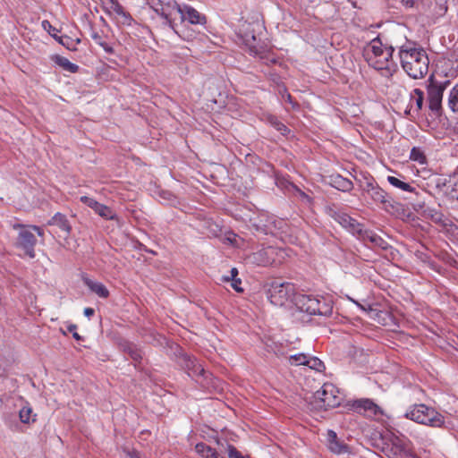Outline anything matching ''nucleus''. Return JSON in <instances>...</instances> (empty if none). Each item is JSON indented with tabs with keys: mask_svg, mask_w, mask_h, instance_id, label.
Listing matches in <instances>:
<instances>
[{
	"mask_svg": "<svg viewBox=\"0 0 458 458\" xmlns=\"http://www.w3.org/2000/svg\"><path fill=\"white\" fill-rule=\"evenodd\" d=\"M428 69L426 52L415 43L403 45V70L412 79L422 78Z\"/></svg>",
	"mask_w": 458,
	"mask_h": 458,
	"instance_id": "f257e3e1",
	"label": "nucleus"
},
{
	"mask_svg": "<svg viewBox=\"0 0 458 458\" xmlns=\"http://www.w3.org/2000/svg\"><path fill=\"white\" fill-rule=\"evenodd\" d=\"M294 305L301 311L310 315L330 317L333 313L332 301L325 298H317L311 295L298 293L294 299Z\"/></svg>",
	"mask_w": 458,
	"mask_h": 458,
	"instance_id": "f03ea898",
	"label": "nucleus"
},
{
	"mask_svg": "<svg viewBox=\"0 0 458 458\" xmlns=\"http://www.w3.org/2000/svg\"><path fill=\"white\" fill-rule=\"evenodd\" d=\"M404 416L417 423L431 427H441L445 422L444 417L440 413L425 404L413 405L407 410Z\"/></svg>",
	"mask_w": 458,
	"mask_h": 458,
	"instance_id": "7ed1b4c3",
	"label": "nucleus"
},
{
	"mask_svg": "<svg viewBox=\"0 0 458 458\" xmlns=\"http://www.w3.org/2000/svg\"><path fill=\"white\" fill-rule=\"evenodd\" d=\"M297 294L295 285L293 283L279 280L272 281L267 291L268 299L276 306H283L288 301L294 303Z\"/></svg>",
	"mask_w": 458,
	"mask_h": 458,
	"instance_id": "20e7f679",
	"label": "nucleus"
},
{
	"mask_svg": "<svg viewBox=\"0 0 458 458\" xmlns=\"http://www.w3.org/2000/svg\"><path fill=\"white\" fill-rule=\"evenodd\" d=\"M365 56L373 68L376 70H391V52L389 49L383 48V45L378 38L373 39L365 51Z\"/></svg>",
	"mask_w": 458,
	"mask_h": 458,
	"instance_id": "39448f33",
	"label": "nucleus"
},
{
	"mask_svg": "<svg viewBox=\"0 0 458 458\" xmlns=\"http://www.w3.org/2000/svg\"><path fill=\"white\" fill-rule=\"evenodd\" d=\"M177 363L187 371L188 375L201 384H209L211 373L205 370L197 359L190 354L180 352L177 355Z\"/></svg>",
	"mask_w": 458,
	"mask_h": 458,
	"instance_id": "423d86ee",
	"label": "nucleus"
},
{
	"mask_svg": "<svg viewBox=\"0 0 458 458\" xmlns=\"http://www.w3.org/2000/svg\"><path fill=\"white\" fill-rule=\"evenodd\" d=\"M363 190L373 200L382 203L386 212L398 216L400 204L394 201L382 188L373 182H368Z\"/></svg>",
	"mask_w": 458,
	"mask_h": 458,
	"instance_id": "0eeeda50",
	"label": "nucleus"
},
{
	"mask_svg": "<svg viewBox=\"0 0 458 458\" xmlns=\"http://www.w3.org/2000/svg\"><path fill=\"white\" fill-rule=\"evenodd\" d=\"M13 228L20 230L15 243L16 247L22 250L30 259L35 258L34 247L37 243V239L33 233L27 226L21 224L14 225Z\"/></svg>",
	"mask_w": 458,
	"mask_h": 458,
	"instance_id": "6e6552de",
	"label": "nucleus"
},
{
	"mask_svg": "<svg viewBox=\"0 0 458 458\" xmlns=\"http://www.w3.org/2000/svg\"><path fill=\"white\" fill-rule=\"evenodd\" d=\"M449 85V81L444 82H437L431 80L428 88V107L437 115L440 114L442 109L443 94L446 87Z\"/></svg>",
	"mask_w": 458,
	"mask_h": 458,
	"instance_id": "1a4fd4ad",
	"label": "nucleus"
},
{
	"mask_svg": "<svg viewBox=\"0 0 458 458\" xmlns=\"http://www.w3.org/2000/svg\"><path fill=\"white\" fill-rule=\"evenodd\" d=\"M280 252L282 251L277 248L267 246L252 253L250 259L252 263L258 266L267 267L280 262V260L276 259Z\"/></svg>",
	"mask_w": 458,
	"mask_h": 458,
	"instance_id": "9d476101",
	"label": "nucleus"
},
{
	"mask_svg": "<svg viewBox=\"0 0 458 458\" xmlns=\"http://www.w3.org/2000/svg\"><path fill=\"white\" fill-rule=\"evenodd\" d=\"M314 397L321 403L320 406L325 409L334 408L340 404L339 398L334 394V386L329 384H325L320 390L315 393Z\"/></svg>",
	"mask_w": 458,
	"mask_h": 458,
	"instance_id": "9b49d317",
	"label": "nucleus"
},
{
	"mask_svg": "<svg viewBox=\"0 0 458 458\" xmlns=\"http://www.w3.org/2000/svg\"><path fill=\"white\" fill-rule=\"evenodd\" d=\"M178 12H181V9L180 4H178L176 2H163L162 6L157 9L155 13L165 19L169 27L177 33L174 21L175 16L178 14Z\"/></svg>",
	"mask_w": 458,
	"mask_h": 458,
	"instance_id": "f8f14e48",
	"label": "nucleus"
},
{
	"mask_svg": "<svg viewBox=\"0 0 458 458\" xmlns=\"http://www.w3.org/2000/svg\"><path fill=\"white\" fill-rule=\"evenodd\" d=\"M81 201L93 209L98 216L107 220H118V216L107 206L98 202L96 199L88 196L81 197Z\"/></svg>",
	"mask_w": 458,
	"mask_h": 458,
	"instance_id": "ddd939ff",
	"label": "nucleus"
},
{
	"mask_svg": "<svg viewBox=\"0 0 458 458\" xmlns=\"http://www.w3.org/2000/svg\"><path fill=\"white\" fill-rule=\"evenodd\" d=\"M181 12H178L182 21H188L191 24H205L207 18L196 9L188 4L180 5Z\"/></svg>",
	"mask_w": 458,
	"mask_h": 458,
	"instance_id": "4468645a",
	"label": "nucleus"
},
{
	"mask_svg": "<svg viewBox=\"0 0 458 458\" xmlns=\"http://www.w3.org/2000/svg\"><path fill=\"white\" fill-rule=\"evenodd\" d=\"M423 99V92L419 89H413L410 94V100L404 111L405 114L414 118L422 108Z\"/></svg>",
	"mask_w": 458,
	"mask_h": 458,
	"instance_id": "2eb2a0df",
	"label": "nucleus"
},
{
	"mask_svg": "<svg viewBox=\"0 0 458 458\" xmlns=\"http://www.w3.org/2000/svg\"><path fill=\"white\" fill-rule=\"evenodd\" d=\"M353 407L358 412H363L364 415L368 417H373L382 413L379 406L370 399L356 400L353 403Z\"/></svg>",
	"mask_w": 458,
	"mask_h": 458,
	"instance_id": "dca6fc26",
	"label": "nucleus"
},
{
	"mask_svg": "<svg viewBox=\"0 0 458 458\" xmlns=\"http://www.w3.org/2000/svg\"><path fill=\"white\" fill-rule=\"evenodd\" d=\"M327 182L332 187L344 192H349L353 188V183L351 180L343 177L339 174H331L327 177Z\"/></svg>",
	"mask_w": 458,
	"mask_h": 458,
	"instance_id": "f3484780",
	"label": "nucleus"
},
{
	"mask_svg": "<svg viewBox=\"0 0 458 458\" xmlns=\"http://www.w3.org/2000/svg\"><path fill=\"white\" fill-rule=\"evenodd\" d=\"M47 225H55L62 232L64 233L65 236H69L72 232V225L69 222L67 216L62 213H55L51 219L47 223Z\"/></svg>",
	"mask_w": 458,
	"mask_h": 458,
	"instance_id": "a211bd4d",
	"label": "nucleus"
},
{
	"mask_svg": "<svg viewBox=\"0 0 458 458\" xmlns=\"http://www.w3.org/2000/svg\"><path fill=\"white\" fill-rule=\"evenodd\" d=\"M327 443L329 449L335 454H344L348 452L349 446L342 442L334 430L327 431Z\"/></svg>",
	"mask_w": 458,
	"mask_h": 458,
	"instance_id": "6ab92c4d",
	"label": "nucleus"
},
{
	"mask_svg": "<svg viewBox=\"0 0 458 458\" xmlns=\"http://www.w3.org/2000/svg\"><path fill=\"white\" fill-rule=\"evenodd\" d=\"M121 350L127 353L130 358L135 362V368L138 367V363H140L142 360V352L140 348H138L134 344L124 341L120 344Z\"/></svg>",
	"mask_w": 458,
	"mask_h": 458,
	"instance_id": "aec40b11",
	"label": "nucleus"
},
{
	"mask_svg": "<svg viewBox=\"0 0 458 458\" xmlns=\"http://www.w3.org/2000/svg\"><path fill=\"white\" fill-rule=\"evenodd\" d=\"M403 191L406 194L414 195V198H411L412 199L411 202V209L418 210L423 207L424 199L422 197V193L419 191L416 187L411 186L410 184L403 182Z\"/></svg>",
	"mask_w": 458,
	"mask_h": 458,
	"instance_id": "412c9836",
	"label": "nucleus"
},
{
	"mask_svg": "<svg viewBox=\"0 0 458 458\" xmlns=\"http://www.w3.org/2000/svg\"><path fill=\"white\" fill-rule=\"evenodd\" d=\"M245 47L248 48L250 55L259 56L260 59L267 58V46L256 36L254 37V40H250V42L245 44Z\"/></svg>",
	"mask_w": 458,
	"mask_h": 458,
	"instance_id": "4be33fe9",
	"label": "nucleus"
},
{
	"mask_svg": "<svg viewBox=\"0 0 458 458\" xmlns=\"http://www.w3.org/2000/svg\"><path fill=\"white\" fill-rule=\"evenodd\" d=\"M83 281L90 291L95 293L100 298H107L109 296V291L102 283L94 282L89 278H84Z\"/></svg>",
	"mask_w": 458,
	"mask_h": 458,
	"instance_id": "5701e85b",
	"label": "nucleus"
},
{
	"mask_svg": "<svg viewBox=\"0 0 458 458\" xmlns=\"http://www.w3.org/2000/svg\"><path fill=\"white\" fill-rule=\"evenodd\" d=\"M328 213L332 218H334L337 223H339L343 227L346 229L350 225L352 220L353 219L346 213L340 212L333 208H330Z\"/></svg>",
	"mask_w": 458,
	"mask_h": 458,
	"instance_id": "b1692460",
	"label": "nucleus"
},
{
	"mask_svg": "<svg viewBox=\"0 0 458 458\" xmlns=\"http://www.w3.org/2000/svg\"><path fill=\"white\" fill-rule=\"evenodd\" d=\"M52 60L60 67H62L64 71L70 72H77L79 70V66L75 64L71 63L67 58L61 55H54Z\"/></svg>",
	"mask_w": 458,
	"mask_h": 458,
	"instance_id": "393cba45",
	"label": "nucleus"
},
{
	"mask_svg": "<svg viewBox=\"0 0 458 458\" xmlns=\"http://www.w3.org/2000/svg\"><path fill=\"white\" fill-rule=\"evenodd\" d=\"M363 242L366 243L370 242L372 246L378 247L382 250H386L388 247L387 242L372 231H369Z\"/></svg>",
	"mask_w": 458,
	"mask_h": 458,
	"instance_id": "a878e982",
	"label": "nucleus"
},
{
	"mask_svg": "<svg viewBox=\"0 0 458 458\" xmlns=\"http://www.w3.org/2000/svg\"><path fill=\"white\" fill-rule=\"evenodd\" d=\"M347 230L351 232L352 234L356 235L361 241H364L366 238V234L369 230L364 229L363 225L358 223L355 219H352L350 223V225L347 227Z\"/></svg>",
	"mask_w": 458,
	"mask_h": 458,
	"instance_id": "bb28decb",
	"label": "nucleus"
},
{
	"mask_svg": "<svg viewBox=\"0 0 458 458\" xmlns=\"http://www.w3.org/2000/svg\"><path fill=\"white\" fill-rule=\"evenodd\" d=\"M411 161L416 162L419 165H426L427 164V157L425 155L424 150L419 147H413L411 149L410 157Z\"/></svg>",
	"mask_w": 458,
	"mask_h": 458,
	"instance_id": "cd10ccee",
	"label": "nucleus"
},
{
	"mask_svg": "<svg viewBox=\"0 0 458 458\" xmlns=\"http://www.w3.org/2000/svg\"><path fill=\"white\" fill-rule=\"evenodd\" d=\"M56 40L63 45L64 47L71 51L77 50V45L81 43L80 38H72L68 36H61L56 38Z\"/></svg>",
	"mask_w": 458,
	"mask_h": 458,
	"instance_id": "c85d7f7f",
	"label": "nucleus"
},
{
	"mask_svg": "<svg viewBox=\"0 0 458 458\" xmlns=\"http://www.w3.org/2000/svg\"><path fill=\"white\" fill-rule=\"evenodd\" d=\"M448 106L453 112L458 113V84L450 91L448 97Z\"/></svg>",
	"mask_w": 458,
	"mask_h": 458,
	"instance_id": "c756f323",
	"label": "nucleus"
},
{
	"mask_svg": "<svg viewBox=\"0 0 458 458\" xmlns=\"http://www.w3.org/2000/svg\"><path fill=\"white\" fill-rule=\"evenodd\" d=\"M306 366L318 372H321L325 369L324 363L317 357L308 356Z\"/></svg>",
	"mask_w": 458,
	"mask_h": 458,
	"instance_id": "7c9ffc66",
	"label": "nucleus"
},
{
	"mask_svg": "<svg viewBox=\"0 0 458 458\" xmlns=\"http://www.w3.org/2000/svg\"><path fill=\"white\" fill-rule=\"evenodd\" d=\"M239 38L242 39V44H246L250 42V40H254L255 32L254 30L248 25L244 30H241L238 34Z\"/></svg>",
	"mask_w": 458,
	"mask_h": 458,
	"instance_id": "2f4dec72",
	"label": "nucleus"
},
{
	"mask_svg": "<svg viewBox=\"0 0 458 458\" xmlns=\"http://www.w3.org/2000/svg\"><path fill=\"white\" fill-rule=\"evenodd\" d=\"M195 450L196 452L201 455V457L203 458H208L209 454H211L212 452H214V448H212L211 446L208 445L207 444L201 442V443H198L196 445H195Z\"/></svg>",
	"mask_w": 458,
	"mask_h": 458,
	"instance_id": "473e14b6",
	"label": "nucleus"
},
{
	"mask_svg": "<svg viewBox=\"0 0 458 458\" xmlns=\"http://www.w3.org/2000/svg\"><path fill=\"white\" fill-rule=\"evenodd\" d=\"M91 38L98 45L102 47L106 53L112 54L114 52L113 47L108 46V44L102 39V37L98 32H94L91 35Z\"/></svg>",
	"mask_w": 458,
	"mask_h": 458,
	"instance_id": "72a5a7b5",
	"label": "nucleus"
},
{
	"mask_svg": "<svg viewBox=\"0 0 458 458\" xmlns=\"http://www.w3.org/2000/svg\"><path fill=\"white\" fill-rule=\"evenodd\" d=\"M451 180L446 178H438L436 181V187L439 191H442L445 194V191H450L451 189Z\"/></svg>",
	"mask_w": 458,
	"mask_h": 458,
	"instance_id": "f704fd0d",
	"label": "nucleus"
},
{
	"mask_svg": "<svg viewBox=\"0 0 458 458\" xmlns=\"http://www.w3.org/2000/svg\"><path fill=\"white\" fill-rule=\"evenodd\" d=\"M307 357H308V355H306L304 353H298V354L291 355L289 357V361L292 365L306 366Z\"/></svg>",
	"mask_w": 458,
	"mask_h": 458,
	"instance_id": "c9c22d12",
	"label": "nucleus"
},
{
	"mask_svg": "<svg viewBox=\"0 0 458 458\" xmlns=\"http://www.w3.org/2000/svg\"><path fill=\"white\" fill-rule=\"evenodd\" d=\"M31 413H32L31 408L23 407L19 412L21 421L22 423H30L31 420V418H30ZM34 420H35V419H32V421H34Z\"/></svg>",
	"mask_w": 458,
	"mask_h": 458,
	"instance_id": "e433bc0d",
	"label": "nucleus"
},
{
	"mask_svg": "<svg viewBox=\"0 0 458 458\" xmlns=\"http://www.w3.org/2000/svg\"><path fill=\"white\" fill-rule=\"evenodd\" d=\"M112 8L115 13L124 17L126 20H130L131 16L125 12L123 6L118 1L112 2Z\"/></svg>",
	"mask_w": 458,
	"mask_h": 458,
	"instance_id": "4c0bfd02",
	"label": "nucleus"
},
{
	"mask_svg": "<svg viewBox=\"0 0 458 458\" xmlns=\"http://www.w3.org/2000/svg\"><path fill=\"white\" fill-rule=\"evenodd\" d=\"M42 26L45 30H47L48 31V33L54 38H58V35L57 33L59 32V30L57 29H55V27H53L51 25V23L48 21H42Z\"/></svg>",
	"mask_w": 458,
	"mask_h": 458,
	"instance_id": "58836bf2",
	"label": "nucleus"
},
{
	"mask_svg": "<svg viewBox=\"0 0 458 458\" xmlns=\"http://www.w3.org/2000/svg\"><path fill=\"white\" fill-rule=\"evenodd\" d=\"M445 195L458 200V180L452 184L450 191H445Z\"/></svg>",
	"mask_w": 458,
	"mask_h": 458,
	"instance_id": "ea45409f",
	"label": "nucleus"
},
{
	"mask_svg": "<svg viewBox=\"0 0 458 458\" xmlns=\"http://www.w3.org/2000/svg\"><path fill=\"white\" fill-rule=\"evenodd\" d=\"M228 458H244L233 445H227Z\"/></svg>",
	"mask_w": 458,
	"mask_h": 458,
	"instance_id": "a19ab883",
	"label": "nucleus"
},
{
	"mask_svg": "<svg viewBox=\"0 0 458 458\" xmlns=\"http://www.w3.org/2000/svg\"><path fill=\"white\" fill-rule=\"evenodd\" d=\"M273 125L283 135H286L287 133L290 132V130L287 128V126L279 121L274 122Z\"/></svg>",
	"mask_w": 458,
	"mask_h": 458,
	"instance_id": "79ce46f5",
	"label": "nucleus"
},
{
	"mask_svg": "<svg viewBox=\"0 0 458 458\" xmlns=\"http://www.w3.org/2000/svg\"><path fill=\"white\" fill-rule=\"evenodd\" d=\"M432 220L441 225H445V216L441 212H435L432 216Z\"/></svg>",
	"mask_w": 458,
	"mask_h": 458,
	"instance_id": "37998d69",
	"label": "nucleus"
},
{
	"mask_svg": "<svg viewBox=\"0 0 458 458\" xmlns=\"http://www.w3.org/2000/svg\"><path fill=\"white\" fill-rule=\"evenodd\" d=\"M67 330L72 334V337L77 340L81 341L82 340V337L76 332L77 326L75 324H71L68 326Z\"/></svg>",
	"mask_w": 458,
	"mask_h": 458,
	"instance_id": "c03bdc74",
	"label": "nucleus"
},
{
	"mask_svg": "<svg viewBox=\"0 0 458 458\" xmlns=\"http://www.w3.org/2000/svg\"><path fill=\"white\" fill-rule=\"evenodd\" d=\"M162 0H147V4L149 5L151 9H153L154 12H156L157 9L162 6Z\"/></svg>",
	"mask_w": 458,
	"mask_h": 458,
	"instance_id": "a18cd8bd",
	"label": "nucleus"
},
{
	"mask_svg": "<svg viewBox=\"0 0 458 458\" xmlns=\"http://www.w3.org/2000/svg\"><path fill=\"white\" fill-rule=\"evenodd\" d=\"M387 181L394 186L401 188V180L394 176H388Z\"/></svg>",
	"mask_w": 458,
	"mask_h": 458,
	"instance_id": "49530a36",
	"label": "nucleus"
},
{
	"mask_svg": "<svg viewBox=\"0 0 458 458\" xmlns=\"http://www.w3.org/2000/svg\"><path fill=\"white\" fill-rule=\"evenodd\" d=\"M411 198H414V195L413 194H406V195H403V199H405L407 200L408 202L405 204L407 206V208L408 209H411V202L412 201V199Z\"/></svg>",
	"mask_w": 458,
	"mask_h": 458,
	"instance_id": "de8ad7c7",
	"label": "nucleus"
},
{
	"mask_svg": "<svg viewBox=\"0 0 458 458\" xmlns=\"http://www.w3.org/2000/svg\"><path fill=\"white\" fill-rule=\"evenodd\" d=\"M417 0H403V4H404L406 7H414Z\"/></svg>",
	"mask_w": 458,
	"mask_h": 458,
	"instance_id": "09e8293b",
	"label": "nucleus"
},
{
	"mask_svg": "<svg viewBox=\"0 0 458 458\" xmlns=\"http://www.w3.org/2000/svg\"><path fill=\"white\" fill-rule=\"evenodd\" d=\"M30 228H31L33 231L37 232V233H38L39 236H43V235H44V232H43V230H42L39 226H38V225H31V226H30Z\"/></svg>",
	"mask_w": 458,
	"mask_h": 458,
	"instance_id": "8fccbe9b",
	"label": "nucleus"
},
{
	"mask_svg": "<svg viewBox=\"0 0 458 458\" xmlns=\"http://www.w3.org/2000/svg\"><path fill=\"white\" fill-rule=\"evenodd\" d=\"M94 313H95V310H94V309H92V308H86V309L84 310V315H85L86 317H89H89L93 316V315H94Z\"/></svg>",
	"mask_w": 458,
	"mask_h": 458,
	"instance_id": "3c124183",
	"label": "nucleus"
},
{
	"mask_svg": "<svg viewBox=\"0 0 458 458\" xmlns=\"http://www.w3.org/2000/svg\"><path fill=\"white\" fill-rule=\"evenodd\" d=\"M208 458H225L223 455H221L218 452L214 450L211 454H209Z\"/></svg>",
	"mask_w": 458,
	"mask_h": 458,
	"instance_id": "603ef678",
	"label": "nucleus"
},
{
	"mask_svg": "<svg viewBox=\"0 0 458 458\" xmlns=\"http://www.w3.org/2000/svg\"><path fill=\"white\" fill-rule=\"evenodd\" d=\"M446 11H447V6H445V4H440L438 14L443 15L446 13Z\"/></svg>",
	"mask_w": 458,
	"mask_h": 458,
	"instance_id": "864d4df0",
	"label": "nucleus"
},
{
	"mask_svg": "<svg viewBox=\"0 0 458 458\" xmlns=\"http://www.w3.org/2000/svg\"><path fill=\"white\" fill-rule=\"evenodd\" d=\"M237 283H241V280H235V279H234V283H233V284H232V286H233V289H234V290H236L237 292H242V289L238 287Z\"/></svg>",
	"mask_w": 458,
	"mask_h": 458,
	"instance_id": "5fc2aeb1",
	"label": "nucleus"
},
{
	"mask_svg": "<svg viewBox=\"0 0 458 458\" xmlns=\"http://www.w3.org/2000/svg\"><path fill=\"white\" fill-rule=\"evenodd\" d=\"M237 275H238V270H237L235 267L232 268V269H231V278H230V279H231V280H233V281H234L235 276H236Z\"/></svg>",
	"mask_w": 458,
	"mask_h": 458,
	"instance_id": "6e6d98bb",
	"label": "nucleus"
},
{
	"mask_svg": "<svg viewBox=\"0 0 458 458\" xmlns=\"http://www.w3.org/2000/svg\"><path fill=\"white\" fill-rule=\"evenodd\" d=\"M128 455H130L131 458H140L139 454L136 451H128Z\"/></svg>",
	"mask_w": 458,
	"mask_h": 458,
	"instance_id": "4d7b16f0",
	"label": "nucleus"
},
{
	"mask_svg": "<svg viewBox=\"0 0 458 458\" xmlns=\"http://www.w3.org/2000/svg\"><path fill=\"white\" fill-rule=\"evenodd\" d=\"M301 196L302 197V199H307V201H309V202L311 200V199H310V196H308V195H307L305 192H303V191H301Z\"/></svg>",
	"mask_w": 458,
	"mask_h": 458,
	"instance_id": "13d9d810",
	"label": "nucleus"
},
{
	"mask_svg": "<svg viewBox=\"0 0 458 458\" xmlns=\"http://www.w3.org/2000/svg\"><path fill=\"white\" fill-rule=\"evenodd\" d=\"M287 100H289L290 102H292V97L290 94L287 95Z\"/></svg>",
	"mask_w": 458,
	"mask_h": 458,
	"instance_id": "bf43d9fd",
	"label": "nucleus"
},
{
	"mask_svg": "<svg viewBox=\"0 0 458 458\" xmlns=\"http://www.w3.org/2000/svg\"><path fill=\"white\" fill-rule=\"evenodd\" d=\"M271 63H276V60L274 58L269 60Z\"/></svg>",
	"mask_w": 458,
	"mask_h": 458,
	"instance_id": "052dcab7",
	"label": "nucleus"
},
{
	"mask_svg": "<svg viewBox=\"0 0 458 458\" xmlns=\"http://www.w3.org/2000/svg\"><path fill=\"white\" fill-rule=\"evenodd\" d=\"M405 215L404 209L403 208L402 216H403Z\"/></svg>",
	"mask_w": 458,
	"mask_h": 458,
	"instance_id": "680f3d73",
	"label": "nucleus"
}]
</instances>
